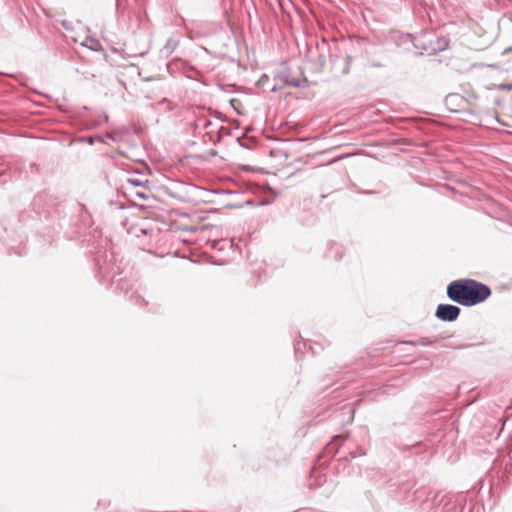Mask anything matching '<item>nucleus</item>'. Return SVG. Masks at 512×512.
<instances>
[{"label":"nucleus","mask_w":512,"mask_h":512,"mask_svg":"<svg viewBox=\"0 0 512 512\" xmlns=\"http://www.w3.org/2000/svg\"><path fill=\"white\" fill-rule=\"evenodd\" d=\"M356 456H357V455H356V453L351 452V457H352V458H356Z\"/></svg>","instance_id":"obj_12"},{"label":"nucleus","mask_w":512,"mask_h":512,"mask_svg":"<svg viewBox=\"0 0 512 512\" xmlns=\"http://www.w3.org/2000/svg\"><path fill=\"white\" fill-rule=\"evenodd\" d=\"M82 45L89 48L92 51L102 50V45L100 41L97 38L91 36L86 37Z\"/></svg>","instance_id":"obj_6"},{"label":"nucleus","mask_w":512,"mask_h":512,"mask_svg":"<svg viewBox=\"0 0 512 512\" xmlns=\"http://www.w3.org/2000/svg\"><path fill=\"white\" fill-rule=\"evenodd\" d=\"M498 89L499 90H504V91H511L512 90V83L500 84V85H498Z\"/></svg>","instance_id":"obj_9"},{"label":"nucleus","mask_w":512,"mask_h":512,"mask_svg":"<svg viewBox=\"0 0 512 512\" xmlns=\"http://www.w3.org/2000/svg\"><path fill=\"white\" fill-rule=\"evenodd\" d=\"M352 60L353 58L351 56L346 55L343 59L334 61L333 67L341 74L346 75L350 72Z\"/></svg>","instance_id":"obj_4"},{"label":"nucleus","mask_w":512,"mask_h":512,"mask_svg":"<svg viewBox=\"0 0 512 512\" xmlns=\"http://www.w3.org/2000/svg\"><path fill=\"white\" fill-rule=\"evenodd\" d=\"M178 42L174 39H169L167 40L166 44H165V49L168 50L169 52H172L175 47L177 46Z\"/></svg>","instance_id":"obj_8"},{"label":"nucleus","mask_w":512,"mask_h":512,"mask_svg":"<svg viewBox=\"0 0 512 512\" xmlns=\"http://www.w3.org/2000/svg\"><path fill=\"white\" fill-rule=\"evenodd\" d=\"M126 193L133 199L148 200L151 197V191L149 188L142 190L135 187H125Z\"/></svg>","instance_id":"obj_3"},{"label":"nucleus","mask_w":512,"mask_h":512,"mask_svg":"<svg viewBox=\"0 0 512 512\" xmlns=\"http://www.w3.org/2000/svg\"><path fill=\"white\" fill-rule=\"evenodd\" d=\"M491 295L490 288L472 279L451 282L447 287V296L462 306H474L485 301Z\"/></svg>","instance_id":"obj_1"},{"label":"nucleus","mask_w":512,"mask_h":512,"mask_svg":"<svg viewBox=\"0 0 512 512\" xmlns=\"http://www.w3.org/2000/svg\"><path fill=\"white\" fill-rule=\"evenodd\" d=\"M149 181L147 179L141 180L136 177H129L126 180V186L125 187H135L140 188L142 190H145L148 187Z\"/></svg>","instance_id":"obj_5"},{"label":"nucleus","mask_w":512,"mask_h":512,"mask_svg":"<svg viewBox=\"0 0 512 512\" xmlns=\"http://www.w3.org/2000/svg\"><path fill=\"white\" fill-rule=\"evenodd\" d=\"M459 307L451 304H440L436 309V317L442 321L452 322L455 321L460 314Z\"/></svg>","instance_id":"obj_2"},{"label":"nucleus","mask_w":512,"mask_h":512,"mask_svg":"<svg viewBox=\"0 0 512 512\" xmlns=\"http://www.w3.org/2000/svg\"><path fill=\"white\" fill-rule=\"evenodd\" d=\"M332 448H333V445H332V444H329L328 446H326V450H327V451H330Z\"/></svg>","instance_id":"obj_10"},{"label":"nucleus","mask_w":512,"mask_h":512,"mask_svg":"<svg viewBox=\"0 0 512 512\" xmlns=\"http://www.w3.org/2000/svg\"><path fill=\"white\" fill-rule=\"evenodd\" d=\"M421 344H422V345H428V344H431V342H426V341H424V340H421Z\"/></svg>","instance_id":"obj_11"},{"label":"nucleus","mask_w":512,"mask_h":512,"mask_svg":"<svg viewBox=\"0 0 512 512\" xmlns=\"http://www.w3.org/2000/svg\"><path fill=\"white\" fill-rule=\"evenodd\" d=\"M157 108L159 111H171L174 109V104L168 99H162L157 103Z\"/></svg>","instance_id":"obj_7"}]
</instances>
